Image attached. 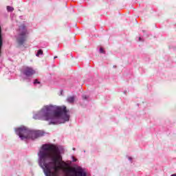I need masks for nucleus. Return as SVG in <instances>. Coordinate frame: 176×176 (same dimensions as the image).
Segmentation results:
<instances>
[{
	"instance_id": "nucleus-1",
	"label": "nucleus",
	"mask_w": 176,
	"mask_h": 176,
	"mask_svg": "<svg viewBox=\"0 0 176 176\" xmlns=\"http://www.w3.org/2000/svg\"><path fill=\"white\" fill-rule=\"evenodd\" d=\"M64 155V147L53 144H43L40 148L38 156V164L43 170L45 176H60L61 163ZM66 176H90L87 170L82 166H76L69 168L65 170Z\"/></svg>"
},
{
	"instance_id": "nucleus-2",
	"label": "nucleus",
	"mask_w": 176,
	"mask_h": 176,
	"mask_svg": "<svg viewBox=\"0 0 176 176\" xmlns=\"http://www.w3.org/2000/svg\"><path fill=\"white\" fill-rule=\"evenodd\" d=\"M33 119L45 120L50 124H61L69 122V113L65 106L48 104L44 106L39 111L34 113Z\"/></svg>"
},
{
	"instance_id": "nucleus-3",
	"label": "nucleus",
	"mask_w": 176,
	"mask_h": 176,
	"mask_svg": "<svg viewBox=\"0 0 176 176\" xmlns=\"http://www.w3.org/2000/svg\"><path fill=\"white\" fill-rule=\"evenodd\" d=\"M14 131L22 141L25 140H36V138L43 137L45 135V133L42 131L31 130L24 126L15 128Z\"/></svg>"
},
{
	"instance_id": "nucleus-4",
	"label": "nucleus",
	"mask_w": 176,
	"mask_h": 176,
	"mask_svg": "<svg viewBox=\"0 0 176 176\" xmlns=\"http://www.w3.org/2000/svg\"><path fill=\"white\" fill-rule=\"evenodd\" d=\"M16 43L19 46L24 45V42L27 41V28H25V25L22 24L19 29L18 34L16 36Z\"/></svg>"
},
{
	"instance_id": "nucleus-5",
	"label": "nucleus",
	"mask_w": 176,
	"mask_h": 176,
	"mask_svg": "<svg viewBox=\"0 0 176 176\" xmlns=\"http://www.w3.org/2000/svg\"><path fill=\"white\" fill-rule=\"evenodd\" d=\"M35 69L32 67H27L25 68L23 71V74L25 76L29 78V76H32V75L35 74Z\"/></svg>"
},
{
	"instance_id": "nucleus-6",
	"label": "nucleus",
	"mask_w": 176,
	"mask_h": 176,
	"mask_svg": "<svg viewBox=\"0 0 176 176\" xmlns=\"http://www.w3.org/2000/svg\"><path fill=\"white\" fill-rule=\"evenodd\" d=\"M67 101L69 103V104H74V102H75V96H69L67 98Z\"/></svg>"
},
{
	"instance_id": "nucleus-7",
	"label": "nucleus",
	"mask_w": 176,
	"mask_h": 176,
	"mask_svg": "<svg viewBox=\"0 0 176 176\" xmlns=\"http://www.w3.org/2000/svg\"><path fill=\"white\" fill-rule=\"evenodd\" d=\"M34 86H38V87H41V81H39V80H38V79L34 80Z\"/></svg>"
},
{
	"instance_id": "nucleus-8",
	"label": "nucleus",
	"mask_w": 176,
	"mask_h": 176,
	"mask_svg": "<svg viewBox=\"0 0 176 176\" xmlns=\"http://www.w3.org/2000/svg\"><path fill=\"white\" fill-rule=\"evenodd\" d=\"M36 57H40V56H43V51L42 50H38L36 54Z\"/></svg>"
},
{
	"instance_id": "nucleus-9",
	"label": "nucleus",
	"mask_w": 176,
	"mask_h": 176,
	"mask_svg": "<svg viewBox=\"0 0 176 176\" xmlns=\"http://www.w3.org/2000/svg\"><path fill=\"white\" fill-rule=\"evenodd\" d=\"M7 10L8 12H13V10H14V8L12 6H7Z\"/></svg>"
},
{
	"instance_id": "nucleus-10",
	"label": "nucleus",
	"mask_w": 176,
	"mask_h": 176,
	"mask_svg": "<svg viewBox=\"0 0 176 176\" xmlns=\"http://www.w3.org/2000/svg\"><path fill=\"white\" fill-rule=\"evenodd\" d=\"M71 159H72V162L73 163H75V162H78V159L75 158V157H74V156H72Z\"/></svg>"
},
{
	"instance_id": "nucleus-11",
	"label": "nucleus",
	"mask_w": 176,
	"mask_h": 176,
	"mask_svg": "<svg viewBox=\"0 0 176 176\" xmlns=\"http://www.w3.org/2000/svg\"><path fill=\"white\" fill-rule=\"evenodd\" d=\"M126 159L131 162V163L133 162V157L131 156H126Z\"/></svg>"
},
{
	"instance_id": "nucleus-12",
	"label": "nucleus",
	"mask_w": 176,
	"mask_h": 176,
	"mask_svg": "<svg viewBox=\"0 0 176 176\" xmlns=\"http://www.w3.org/2000/svg\"><path fill=\"white\" fill-rule=\"evenodd\" d=\"M82 98L83 100H87V98H89V96H87V95H83Z\"/></svg>"
},
{
	"instance_id": "nucleus-13",
	"label": "nucleus",
	"mask_w": 176,
	"mask_h": 176,
	"mask_svg": "<svg viewBox=\"0 0 176 176\" xmlns=\"http://www.w3.org/2000/svg\"><path fill=\"white\" fill-rule=\"evenodd\" d=\"M100 53H104V50L102 48H100L99 50Z\"/></svg>"
},
{
	"instance_id": "nucleus-14",
	"label": "nucleus",
	"mask_w": 176,
	"mask_h": 176,
	"mask_svg": "<svg viewBox=\"0 0 176 176\" xmlns=\"http://www.w3.org/2000/svg\"><path fill=\"white\" fill-rule=\"evenodd\" d=\"M139 41L141 42V41H142V39H141V37H139Z\"/></svg>"
},
{
	"instance_id": "nucleus-15",
	"label": "nucleus",
	"mask_w": 176,
	"mask_h": 176,
	"mask_svg": "<svg viewBox=\"0 0 176 176\" xmlns=\"http://www.w3.org/2000/svg\"><path fill=\"white\" fill-rule=\"evenodd\" d=\"M171 176H176V174H173V175H172Z\"/></svg>"
},
{
	"instance_id": "nucleus-16",
	"label": "nucleus",
	"mask_w": 176,
	"mask_h": 176,
	"mask_svg": "<svg viewBox=\"0 0 176 176\" xmlns=\"http://www.w3.org/2000/svg\"><path fill=\"white\" fill-rule=\"evenodd\" d=\"M73 151H76V148H73Z\"/></svg>"
},
{
	"instance_id": "nucleus-17",
	"label": "nucleus",
	"mask_w": 176,
	"mask_h": 176,
	"mask_svg": "<svg viewBox=\"0 0 176 176\" xmlns=\"http://www.w3.org/2000/svg\"><path fill=\"white\" fill-rule=\"evenodd\" d=\"M54 58H57V56H55Z\"/></svg>"
}]
</instances>
